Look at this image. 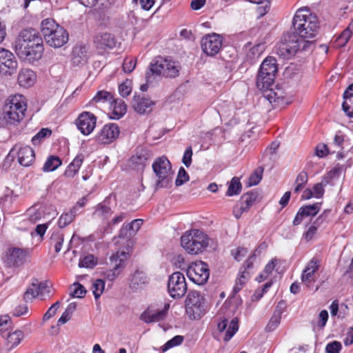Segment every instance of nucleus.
<instances>
[{
  "label": "nucleus",
  "mask_w": 353,
  "mask_h": 353,
  "mask_svg": "<svg viewBox=\"0 0 353 353\" xmlns=\"http://www.w3.org/2000/svg\"><path fill=\"white\" fill-rule=\"evenodd\" d=\"M14 50L21 59L29 61L40 59L44 48L39 32L32 28L23 29L15 40Z\"/></svg>",
  "instance_id": "obj_1"
},
{
  "label": "nucleus",
  "mask_w": 353,
  "mask_h": 353,
  "mask_svg": "<svg viewBox=\"0 0 353 353\" xmlns=\"http://www.w3.org/2000/svg\"><path fill=\"white\" fill-rule=\"evenodd\" d=\"M293 33L303 40L314 38L318 31L319 23L316 16L310 9L301 8L296 10L292 20Z\"/></svg>",
  "instance_id": "obj_2"
},
{
  "label": "nucleus",
  "mask_w": 353,
  "mask_h": 353,
  "mask_svg": "<svg viewBox=\"0 0 353 353\" xmlns=\"http://www.w3.org/2000/svg\"><path fill=\"white\" fill-rule=\"evenodd\" d=\"M181 69L180 62L171 57H156L150 62L149 70L146 72L147 82L150 81L152 75L162 76L169 79L176 78L179 76Z\"/></svg>",
  "instance_id": "obj_3"
},
{
  "label": "nucleus",
  "mask_w": 353,
  "mask_h": 353,
  "mask_svg": "<svg viewBox=\"0 0 353 353\" xmlns=\"http://www.w3.org/2000/svg\"><path fill=\"white\" fill-rule=\"evenodd\" d=\"M27 110V100L19 94L9 96L3 108V119L10 125H17L25 117Z\"/></svg>",
  "instance_id": "obj_4"
},
{
  "label": "nucleus",
  "mask_w": 353,
  "mask_h": 353,
  "mask_svg": "<svg viewBox=\"0 0 353 353\" xmlns=\"http://www.w3.org/2000/svg\"><path fill=\"white\" fill-rule=\"evenodd\" d=\"M181 245L188 254H199L208 247L209 237L202 230H190L181 236Z\"/></svg>",
  "instance_id": "obj_5"
},
{
  "label": "nucleus",
  "mask_w": 353,
  "mask_h": 353,
  "mask_svg": "<svg viewBox=\"0 0 353 353\" xmlns=\"http://www.w3.org/2000/svg\"><path fill=\"white\" fill-rule=\"evenodd\" d=\"M152 170L158 177L156 188H168L171 185L172 165L170 161L164 156L157 158L152 163Z\"/></svg>",
  "instance_id": "obj_6"
},
{
  "label": "nucleus",
  "mask_w": 353,
  "mask_h": 353,
  "mask_svg": "<svg viewBox=\"0 0 353 353\" xmlns=\"http://www.w3.org/2000/svg\"><path fill=\"white\" fill-rule=\"evenodd\" d=\"M186 313L191 319H199L205 313V299L197 291H191L185 299Z\"/></svg>",
  "instance_id": "obj_7"
},
{
  "label": "nucleus",
  "mask_w": 353,
  "mask_h": 353,
  "mask_svg": "<svg viewBox=\"0 0 353 353\" xmlns=\"http://www.w3.org/2000/svg\"><path fill=\"white\" fill-rule=\"evenodd\" d=\"M303 41L304 40L295 33L284 34L277 46L276 53L283 59H290L295 55Z\"/></svg>",
  "instance_id": "obj_8"
},
{
  "label": "nucleus",
  "mask_w": 353,
  "mask_h": 353,
  "mask_svg": "<svg viewBox=\"0 0 353 353\" xmlns=\"http://www.w3.org/2000/svg\"><path fill=\"white\" fill-rule=\"evenodd\" d=\"M170 304L158 302L150 304L141 314L140 319L146 323L163 321L168 314Z\"/></svg>",
  "instance_id": "obj_9"
},
{
  "label": "nucleus",
  "mask_w": 353,
  "mask_h": 353,
  "mask_svg": "<svg viewBox=\"0 0 353 353\" xmlns=\"http://www.w3.org/2000/svg\"><path fill=\"white\" fill-rule=\"evenodd\" d=\"M188 277L197 285L205 284L210 276V270L207 263L199 261L192 263L186 270Z\"/></svg>",
  "instance_id": "obj_10"
},
{
  "label": "nucleus",
  "mask_w": 353,
  "mask_h": 353,
  "mask_svg": "<svg viewBox=\"0 0 353 353\" xmlns=\"http://www.w3.org/2000/svg\"><path fill=\"white\" fill-rule=\"evenodd\" d=\"M168 289L172 298L183 297L187 292V284L184 275L179 272L172 273L169 277Z\"/></svg>",
  "instance_id": "obj_11"
},
{
  "label": "nucleus",
  "mask_w": 353,
  "mask_h": 353,
  "mask_svg": "<svg viewBox=\"0 0 353 353\" xmlns=\"http://www.w3.org/2000/svg\"><path fill=\"white\" fill-rule=\"evenodd\" d=\"M18 62L14 54L8 50L0 48V75L12 76L17 72Z\"/></svg>",
  "instance_id": "obj_12"
},
{
  "label": "nucleus",
  "mask_w": 353,
  "mask_h": 353,
  "mask_svg": "<svg viewBox=\"0 0 353 353\" xmlns=\"http://www.w3.org/2000/svg\"><path fill=\"white\" fill-rule=\"evenodd\" d=\"M50 286L46 282H39L37 280H34L24 292L23 300L26 302L32 301L36 297L43 300L47 296H50Z\"/></svg>",
  "instance_id": "obj_13"
},
{
  "label": "nucleus",
  "mask_w": 353,
  "mask_h": 353,
  "mask_svg": "<svg viewBox=\"0 0 353 353\" xmlns=\"http://www.w3.org/2000/svg\"><path fill=\"white\" fill-rule=\"evenodd\" d=\"M223 39L216 33L208 34L202 37L201 47L203 52L213 57L218 54L222 47Z\"/></svg>",
  "instance_id": "obj_14"
},
{
  "label": "nucleus",
  "mask_w": 353,
  "mask_h": 353,
  "mask_svg": "<svg viewBox=\"0 0 353 353\" xmlns=\"http://www.w3.org/2000/svg\"><path fill=\"white\" fill-rule=\"evenodd\" d=\"M94 47L100 52H104L116 48L117 41L115 36L108 32H100L93 37Z\"/></svg>",
  "instance_id": "obj_15"
},
{
  "label": "nucleus",
  "mask_w": 353,
  "mask_h": 353,
  "mask_svg": "<svg viewBox=\"0 0 353 353\" xmlns=\"http://www.w3.org/2000/svg\"><path fill=\"white\" fill-rule=\"evenodd\" d=\"M129 254L125 251L117 252L110 257L112 270L106 272L105 276L109 281H114L125 268Z\"/></svg>",
  "instance_id": "obj_16"
},
{
  "label": "nucleus",
  "mask_w": 353,
  "mask_h": 353,
  "mask_svg": "<svg viewBox=\"0 0 353 353\" xmlns=\"http://www.w3.org/2000/svg\"><path fill=\"white\" fill-rule=\"evenodd\" d=\"M15 152L19 163L23 167H29L35 161V154L33 149L28 145H15L10 150L9 155Z\"/></svg>",
  "instance_id": "obj_17"
},
{
  "label": "nucleus",
  "mask_w": 353,
  "mask_h": 353,
  "mask_svg": "<svg viewBox=\"0 0 353 353\" xmlns=\"http://www.w3.org/2000/svg\"><path fill=\"white\" fill-rule=\"evenodd\" d=\"M119 134L120 129L117 124L108 123L97 133L96 141L101 144H110L118 138Z\"/></svg>",
  "instance_id": "obj_18"
},
{
  "label": "nucleus",
  "mask_w": 353,
  "mask_h": 353,
  "mask_svg": "<svg viewBox=\"0 0 353 353\" xmlns=\"http://www.w3.org/2000/svg\"><path fill=\"white\" fill-rule=\"evenodd\" d=\"M76 124L83 134L89 135L96 128L97 117L90 112L84 111L79 115Z\"/></svg>",
  "instance_id": "obj_19"
},
{
  "label": "nucleus",
  "mask_w": 353,
  "mask_h": 353,
  "mask_svg": "<svg viewBox=\"0 0 353 353\" xmlns=\"http://www.w3.org/2000/svg\"><path fill=\"white\" fill-rule=\"evenodd\" d=\"M320 260L313 257L305 266L301 274V281L307 286H311L315 282V273L320 268Z\"/></svg>",
  "instance_id": "obj_20"
},
{
  "label": "nucleus",
  "mask_w": 353,
  "mask_h": 353,
  "mask_svg": "<svg viewBox=\"0 0 353 353\" xmlns=\"http://www.w3.org/2000/svg\"><path fill=\"white\" fill-rule=\"evenodd\" d=\"M155 102L145 96L134 95L132 101V106L140 114H148L152 112Z\"/></svg>",
  "instance_id": "obj_21"
},
{
  "label": "nucleus",
  "mask_w": 353,
  "mask_h": 353,
  "mask_svg": "<svg viewBox=\"0 0 353 353\" xmlns=\"http://www.w3.org/2000/svg\"><path fill=\"white\" fill-rule=\"evenodd\" d=\"M28 255V252L26 250L12 248L7 252L6 262L9 266L19 267L25 263Z\"/></svg>",
  "instance_id": "obj_22"
},
{
  "label": "nucleus",
  "mask_w": 353,
  "mask_h": 353,
  "mask_svg": "<svg viewBox=\"0 0 353 353\" xmlns=\"http://www.w3.org/2000/svg\"><path fill=\"white\" fill-rule=\"evenodd\" d=\"M68 33L63 27L56 29L51 34L48 36L45 40L51 47L61 48L68 41Z\"/></svg>",
  "instance_id": "obj_23"
},
{
  "label": "nucleus",
  "mask_w": 353,
  "mask_h": 353,
  "mask_svg": "<svg viewBox=\"0 0 353 353\" xmlns=\"http://www.w3.org/2000/svg\"><path fill=\"white\" fill-rule=\"evenodd\" d=\"M266 97L268 101L275 106H280L288 104V101H285L286 94L283 89L276 87L275 89L270 88Z\"/></svg>",
  "instance_id": "obj_24"
},
{
  "label": "nucleus",
  "mask_w": 353,
  "mask_h": 353,
  "mask_svg": "<svg viewBox=\"0 0 353 353\" xmlns=\"http://www.w3.org/2000/svg\"><path fill=\"white\" fill-rule=\"evenodd\" d=\"M343 110L350 118H353V83L350 84L343 93Z\"/></svg>",
  "instance_id": "obj_25"
},
{
  "label": "nucleus",
  "mask_w": 353,
  "mask_h": 353,
  "mask_svg": "<svg viewBox=\"0 0 353 353\" xmlns=\"http://www.w3.org/2000/svg\"><path fill=\"white\" fill-rule=\"evenodd\" d=\"M278 71L276 60L272 57H268L261 64L259 72L267 76L275 78Z\"/></svg>",
  "instance_id": "obj_26"
},
{
  "label": "nucleus",
  "mask_w": 353,
  "mask_h": 353,
  "mask_svg": "<svg viewBox=\"0 0 353 353\" xmlns=\"http://www.w3.org/2000/svg\"><path fill=\"white\" fill-rule=\"evenodd\" d=\"M84 161V155L78 154L65 168L63 175L66 178H74L78 173Z\"/></svg>",
  "instance_id": "obj_27"
},
{
  "label": "nucleus",
  "mask_w": 353,
  "mask_h": 353,
  "mask_svg": "<svg viewBox=\"0 0 353 353\" xmlns=\"http://www.w3.org/2000/svg\"><path fill=\"white\" fill-rule=\"evenodd\" d=\"M17 80L20 86L29 88L34 83L36 74L30 69L23 68L18 74Z\"/></svg>",
  "instance_id": "obj_28"
},
{
  "label": "nucleus",
  "mask_w": 353,
  "mask_h": 353,
  "mask_svg": "<svg viewBox=\"0 0 353 353\" xmlns=\"http://www.w3.org/2000/svg\"><path fill=\"white\" fill-rule=\"evenodd\" d=\"M88 48L85 45L77 44L72 50V60L74 64L79 65L88 59Z\"/></svg>",
  "instance_id": "obj_29"
},
{
  "label": "nucleus",
  "mask_w": 353,
  "mask_h": 353,
  "mask_svg": "<svg viewBox=\"0 0 353 353\" xmlns=\"http://www.w3.org/2000/svg\"><path fill=\"white\" fill-rule=\"evenodd\" d=\"M148 279L146 274L143 271L136 270L132 275L129 286L133 290H137L148 283Z\"/></svg>",
  "instance_id": "obj_30"
},
{
  "label": "nucleus",
  "mask_w": 353,
  "mask_h": 353,
  "mask_svg": "<svg viewBox=\"0 0 353 353\" xmlns=\"http://www.w3.org/2000/svg\"><path fill=\"white\" fill-rule=\"evenodd\" d=\"M112 111L110 118L113 119H119L127 112V105L121 99H112L111 102Z\"/></svg>",
  "instance_id": "obj_31"
},
{
  "label": "nucleus",
  "mask_w": 353,
  "mask_h": 353,
  "mask_svg": "<svg viewBox=\"0 0 353 353\" xmlns=\"http://www.w3.org/2000/svg\"><path fill=\"white\" fill-rule=\"evenodd\" d=\"M149 153L146 151H142L137 153L130 158V163L137 170H143L148 163Z\"/></svg>",
  "instance_id": "obj_32"
},
{
  "label": "nucleus",
  "mask_w": 353,
  "mask_h": 353,
  "mask_svg": "<svg viewBox=\"0 0 353 353\" xmlns=\"http://www.w3.org/2000/svg\"><path fill=\"white\" fill-rule=\"evenodd\" d=\"M256 199V195L254 193H246L244 194L241 197V212L239 214H236L234 211V216L236 219H239L243 212L248 211L250 208L253 205Z\"/></svg>",
  "instance_id": "obj_33"
},
{
  "label": "nucleus",
  "mask_w": 353,
  "mask_h": 353,
  "mask_svg": "<svg viewBox=\"0 0 353 353\" xmlns=\"http://www.w3.org/2000/svg\"><path fill=\"white\" fill-rule=\"evenodd\" d=\"M274 79L275 78L274 77L267 76L259 72L256 81V87L260 90L266 91L273 85Z\"/></svg>",
  "instance_id": "obj_34"
},
{
  "label": "nucleus",
  "mask_w": 353,
  "mask_h": 353,
  "mask_svg": "<svg viewBox=\"0 0 353 353\" xmlns=\"http://www.w3.org/2000/svg\"><path fill=\"white\" fill-rule=\"evenodd\" d=\"M61 27V26L57 24L53 19L48 18L43 19L41 24V30L44 39L51 34L56 29L57 30Z\"/></svg>",
  "instance_id": "obj_35"
},
{
  "label": "nucleus",
  "mask_w": 353,
  "mask_h": 353,
  "mask_svg": "<svg viewBox=\"0 0 353 353\" xmlns=\"http://www.w3.org/2000/svg\"><path fill=\"white\" fill-rule=\"evenodd\" d=\"M24 334L21 330H15L8 334L6 338V345L8 350H12L17 347L23 339Z\"/></svg>",
  "instance_id": "obj_36"
},
{
  "label": "nucleus",
  "mask_w": 353,
  "mask_h": 353,
  "mask_svg": "<svg viewBox=\"0 0 353 353\" xmlns=\"http://www.w3.org/2000/svg\"><path fill=\"white\" fill-rule=\"evenodd\" d=\"M250 276L245 270H242V269L239 270V274L236 279L235 284L233 288V292L234 294L240 292L248 280L250 278Z\"/></svg>",
  "instance_id": "obj_37"
},
{
  "label": "nucleus",
  "mask_w": 353,
  "mask_h": 353,
  "mask_svg": "<svg viewBox=\"0 0 353 353\" xmlns=\"http://www.w3.org/2000/svg\"><path fill=\"white\" fill-rule=\"evenodd\" d=\"M76 215V206H73L68 212H63L60 216L58 220L59 227L61 228H63L68 225L74 221Z\"/></svg>",
  "instance_id": "obj_38"
},
{
  "label": "nucleus",
  "mask_w": 353,
  "mask_h": 353,
  "mask_svg": "<svg viewBox=\"0 0 353 353\" xmlns=\"http://www.w3.org/2000/svg\"><path fill=\"white\" fill-rule=\"evenodd\" d=\"M61 164L62 161L59 157L51 155L46 159L42 170L43 172H52Z\"/></svg>",
  "instance_id": "obj_39"
},
{
  "label": "nucleus",
  "mask_w": 353,
  "mask_h": 353,
  "mask_svg": "<svg viewBox=\"0 0 353 353\" xmlns=\"http://www.w3.org/2000/svg\"><path fill=\"white\" fill-rule=\"evenodd\" d=\"M241 188L242 185L239 179L237 177H233L229 184L226 195L228 196L237 195L241 192Z\"/></svg>",
  "instance_id": "obj_40"
},
{
  "label": "nucleus",
  "mask_w": 353,
  "mask_h": 353,
  "mask_svg": "<svg viewBox=\"0 0 353 353\" xmlns=\"http://www.w3.org/2000/svg\"><path fill=\"white\" fill-rule=\"evenodd\" d=\"M305 217L316 216L321 210V203H315L312 205H305L299 208Z\"/></svg>",
  "instance_id": "obj_41"
},
{
  "label": "nucleus",
  "mask_w": 353,
  "mask_h": 353,
  "mask_svg": "<svg viewBox=\"0 0 353 353\" xmlns=\"http://www.w3.org/2000/svg\"><path fill=\"white\" fill-rule=\"evenodd\" d=\"M281 312L279 310L274 311L268 323L265 327L266 332H272L274 330H276L281 323Z\"/></svg>",
  "instance_id": "obj_42"
},
{
  "label": "nucleus",
  "mask_w": 353,
  "mask_h": 353,
  "mask_svg": "<svg viewBox=\"0 0 353 353\" xmlns=\"http://www.w3.org/2000/svg\"><path fill=\"white\" fill-rule=\"evenodd\" d=\"M64 241L63 234L61 232H53L50 237V245L54 246L55 252L61 251Z\"/></svg>",
  "instance_id": "obj_43"
},
{
  "label": "nucleus",
  "mask_w": 353,
  "mask_h": 353,
  "mask_svg": "<svg viewBox=\"0 0 353 353\" xmlns=\"http://www.w3.org/2000/svg\"><path fill=\"white\" fill-rule=\"evenodd\" d=\"M97 264V259L92 254H88L80 259L79 266L85 268H93Z\"/></svg>",
  "instance_id": "obj_44"
},
{
  "label": "nucleus",
  "mask_w": 353,
  "mask_h": 353,
  "mask_svg": "<svg viewBox=\"0 0 353 353\" xmlns=\"http://www.w3.org/2000/svg\"><path fill=\"white\" fill-rule=\"evenodd\" d=\"M52 130L48 128L41 129L32 138V143L34 145L39 144L42 140L46 137H50Z\"/></svg>",
  "instance_id": "obj_45"
},
{
  "label": "nucleus",
  "mask_w": 353,
  "mask_h": 353,
  "mask_svg": "<svg viewBox=\"0 0 353 353\" xmlns=\"http://www.w3.org/2000/svg\"><path fill=\"white\" fill-rule=\"evenodd\" d=\"M113 99L112 94L108 91L101 90L97 92L96 95L92 98L94 103H105Z\"/></svg>",
  "instance_id": "obj_46"
},
{
  "label": "nucleus",
  "mask_w": 353,
  "mask_h": 353,
  "mask_svg": "<svg viewBox=\"0 0 353 353\" xmlns=\"http://www.w3.org/2000/svg\"><path fill=\"white\" fill-rule=\"evenodd\" d=\"M239 324L238 320L236 319H233L228 326V328L225 331L224 340L225 341H230L232 337L235 334V333L238 331Z\"/></svg>",
  "instance_id": "obj_47"
},
{
  "label": "nucleus",
  "mask_w": 353,
  "mask_h": 353,
  "mask_svg": "<svg viewBox=\"0 0 353 353\" xmlns=\"http://www.w3.org/2000/svg\"><path fill=\"white\" fill-rule=\"evenodd\" d=\"M105 288V281L102 279H97L92 284V293L96 299H99L103 294Z\"/></svg>",
  "instance_id": "obj_48"
},
{
  "label": "nucleus",
  "mask_w": 353,
  "mask_h": 353,
  "mask_svg": "<svg viewBox=\"0 0 353 353\" xmlns=\"http://www.w3.org/2000/svg\"><path fill=\"white\" fill-rule=\"evenodd\" d=\"M79 1L85 7L92 8L97 4L102 7H107L110 4V0H79Z\"/></svg>",
  "instance_id": "obj_49"
},
{
  "label": "nucleus",
  "mask_w": 353,
  "mask_h": 353,
  "mask_svg": "<svg viewBox=\"0 0 353 353\" xmlns=\"http://www.w3.org/2000/svg\"><path fill=\"white\" fill-rule=\"evenodd\" d=\"M263 169L259 168L252 173L248 179L249 186L256 185L259 183L262 179Z\"/></svg>",
  "instance_id": "obj_50"
},
{
  "label": "nucleus",
  "mask_w": 353,
  "mask_h": 353,
  "mask_svg": "<svg viewBox=\"0 0 353 353\" xmlns=\"http://www.w3.org/2000/svg\"><path fill=\"white\" fill-rule=\"evenodd\" d=\"M352 36V32L347 28L344 30L341 34L337 37L336 41L337 42V45L340 47L344 46L349 41Z\"/></svg>",
  "instance_id": "obj_51"
},
{
  "label": "nucleus",
  "mask_w": 353,
  "mask_h": 353,
  "mask_svg": "<svg viewBox=\"0 0 353 353\" xmlns=\"http://www.w3.org/2000/svg\"><path fill=\"white\" fill-rule=\"evenodd\" d=\"M137 64V61L133 57H127L123 60V70L125 73H130L132 72Z\"/></svg>",
  "instance_id": "obj_52"
},
{
  "label": "nucleus",
  "mask_w": 353,
  "mask_h": 353,
  "mask_svg": "<svg viewBox=\"0 0 353 353\" xmlns=\"http://www.w3.org/2000/svg\"><path fill=\"white\" fill-rule=\"evenodd\" d=\"M95 212L103 219H108L112 214L111 208L102 203L98 205Z\"/></svg>",
  "instance_id": "obj_53"
},
{
  "label": "nucleus",
  "mask_w": 353,
  "mask_h": 353,
  "mask_svg": "<svg viewBox=\"0 0 353 353\" xmlns=\"http://www.w3.org/2000/svg\"><path fill=\"white\" fill-rule=\"evenodd\" d=\"M73 290L71 292L72 297L82 298L86 294V290L85 287L79 283H74L73 284Z\"/></svg>",
  "instance_id": "obj_54"
},
{
  "label": "nucleus",
  "mask_w": 353,
  "mask_h": 353,
  "mask_svg": "<svg viewBox=\"0 0 353 353\" xmlns=\"http://www.w3.org/2000/svg\"><path fill=\"white\" fill-rule=\"evenodd\" d=\"M183 341V337L180 335H176L174 336L172 339L169 340L163 346V350L166 351L170 348H172L174 346L179 345L181 344Z\"/></svg>",
  "instance_id": "obj_55"
},
{
  "label": "nucleus",
  "mask_w": 353,
  "mask_h": 353,
  "mask_svg": "<svg viewBox=\"0 0 353 353\" xmlns=\"http://www.w3.org/2000/svg\"><path fill=\"white\" fill-rule=\"evenodd\" d=\"M131 81L129 80H126L125 81L123 82L119 86V92L123 97H126L128 95L130 94L132 92V86H131Z\"/></svg>",
  "instance_id": "obj_56"
},
{
  "label": "nucleus",
  "mask_w": 353,
  "mask_h": 353,
  "mask_svg": "<svg viewBox=\"0 0 353 353\" xmlns=\"http://www.w3.org/2000/svg\"><path fill=\"white\" fill-rule=\"evenodd\" d=\"M188 180L189 175L188 172L183 167H181L179 170L176 179L175 181V185L176 186H180L183 185L185 182L188 181Z\"/></svg>",
  "instance_id": "obj_57"
},
{
  "label": "nucleus",
  "mask_w": 353,
  "mask_h": 353,
  "mask_svg": "<svg viewBox=\"0 0 353 353\" xmlns=\"http://www.w3.org/2000/svg\"><path fill=\"white\" fill-rule=\"evenodd\" d=\"M318 227L314 224H312L308 227L307 230L303 234V239L306 241L309 242L313 239L314 236L317 233Z\"/></svg>",
  "instance_id": "obj_58"
},
{
  "label": "nucleus",
  "mask_w": 353,
  "mask_h": 353,
  "mask_svg": "<svg viewBox=\"0 0 353 353\" xmlns=\"http://www.w3.org/2000/svg\"><path fill=\"white\" fill-rule=\"evenodd\" d=\"M60 301H57L52 304L43 316V321H46L52 317L57 312L60 306Z\"/></svg>",
  "instance_id": "obj_59"
},
{
  "label": "nucleus",
  "mask_w": 353,
  "mask_h": 353,
  "mask_svg": "<svg viewBox=\"0 0 353 353\" xmlns=\"http://www.w3.org/2000/svg\"><path fill=\"white\" fill-rule=\"evenodd\" d=\"M341 348V343L339 341H334L326 345L325 350L327 353H339Z\"/></svg>",
  "instance_id": "obj_60"
},
{
  "label": "nucleus",
  "mask_w": 353,
  "mask_h": 353,
  "mask_svg": "<svg viewBox=\"0 0 353 353\" xmlns=\"http://www.w3.org/2000/svg\"><path fill=\"white\" fill-rule=\"evenodd\" d=\"M330 210H325L312 223L316 226L319 228L324 223H327L328 221L327 218L328 215L330 213Z\"/></svg>",
  "instance_id": "obj_61"
},
{
  "label": "nucleus",
  "mask_w": 353,
  "mask_h": 353,
  "mask_svg": "<svg viewBox=\"0 0 353 353\" xmlns=\"http://www.w3.org/2000/svg\"><path fill=\"white\" fill-rule=\"evenodd\" d=\"M143 224V220L140 219H134L130 223L126 224L128 228L130 230V234L134 235L138 230L140 229L141 225Z\"/></svg>",
  "instance_id": "obj_62"
},
{
  "label": "nucleus",
  "mask_w": 353,
  "mask_h": 353,
  "mask_svg": "<svg viewBox=\"0 0 353 353\" xmlns=\"http://www.w3.org/2000/svg\"><path fill=\"white\" fill-rule=\"evenodd\" d=\"M192 157V148L190 145L185 149V152L183 156V158H182V162L187 168H189L191 165Z\"/></svg>",
  "instance_id": "obj_63"
},
{
  "label": "nucleus",
  "mask_w": 353,
  "mask_h": 353,
  "mask_svg": "<svg viewBox=\"0 0 353 353\" xmlns=\"http://www.w3.org/2000/svg\"><path fill=\"white\" fill-rule=\"evenodd\" d=\"M328 317L329 316L327 311L325 310H321L319 315V321L316 323L317 327L321 329L323 328L327 323Z\"/></svg>",
  "instance_id": "obj_64"
}]
</instances>
